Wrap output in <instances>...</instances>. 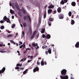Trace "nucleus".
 I'll use <instances>...</instances> for the list:
<instances>
[{"instance_id":"f257e3e1","label":"nucleus","mask_w":79,"mask_h":79,"mask_svg":"<svg viewBox=\"0 0 79 79\" xmlns=\"http://www.w3.org/2000/svg\"><path fill=\"white\" fill-rule=\"evenodd\" d=\"M3 20L7 22V23H8L10 24H11V21L10 20V19L7 18L6 16H5L3 18Z\"/></svg>"},{"instance_id":"f03ea898","label":"nucleus","mask_w":79,"mask_h":79,"mask_svg":"<svg viewBox=\"0 0 79 79\" xmlns=\"http://www.w3.org/2000/svg\"><path fill=\"white\" fill-rule=\"evenodd\" d=\"M67 72V70L65 69H63L61 71V74L62 76H65L66 74V73Z\"/></svg>"},{"instance_id":"7ed1b4c3","label":"nucleus","mask_w":79,"mask_h":79,"mask_svg":"<svg viewBox=\"0 0 79 79\" xmlns=\"http://www.w3.org/2000/svg\"><path fill=\"white\" fill-rule=\"evenodd\" d=\"M27 18H28L29 21L31 22V17L29 15H27V16H25L23 17V19L25 20H27Z\"/></svg>"},{"instance_id":"20e7f679","label":"nucleus","mask_w":79,"mask_h":79,"mask_svg":"<svg viewBox=\"0 0 79 79\" xmlns=\"http://www.w3.org/2000/svg\"><path fill=\"white\" fill-rule=\"evenodd\" d=\"M60 77L61 79H68L69 77L68 75H64L63 76L62 75H60Z\"/></svg>"},{"instance_id":"39448f33","label":"nucleus","mask_w":79,"mask_h":79,"mask_svg":"<svg viewBox=\"0 0 79 79\" xmlns=\"http://www.w3.org/2000/svg\"><path fill=\"white\" fill-rule=\"evenodd\" d=\"M32 45L33 47H35L36 46L37 47V48H36V49H37V48H39V46H37L38 45V44H37V43L35 44V43H33L32 44Z\"/></svg>"},{"instance_id":"423d86ee","label":"nucleus","mask_w":79,"mask_h":79,"mask_svg":"<svg viewBox=\"0 0 79 79\" xmlns=\"http://www.w3.org/2000/svg\"><path fill=\"white\" fill-rule=\"evenodd\" d=\"M39 67H36L35 68L33 69V72L34 73H35L36 72V71H39Z\"/></svg>"},{"instance_id":"0eeeda50","label":"nucleus","mask_w":79,"mask_h":79,"mask_svg":"<svg viewBox=\"0 0 79 79\" xmlns=\"http://www.w3.org/2000/svg\"><path fill=\"white\" fill-rule=\"evenodd\" d=\"M36 2L37 3L35 4V5L36 6H37L38 7H40V4H39V2L38 1H36Z\"/></svg>"},{"instance_id":"6e6552de","label":"nucleus","mask_w":79,"mask_h":79,"mask_svg":"<svg viewBox=\"0 0 79 79\" xmlns=\"http://www.w3.org/2000/svg\"><path fill=\"white\" fill-rule=\"evenodd\" d=\"M64 18V15L63 14H61L59 15V19H63Z\"/></svg>"},{"instance_id":"1a4fd4ad","label":"nucleus","mask_w":79,"mask_h":79,"mask_svg":"<svg viewBox=\"0 0 79 79\" xmlns=\"http://www.w3.org/2000/svg\"><path fill=\"white\" fill-rule=\"evenodd\" d=\"M53 10L52 9H49L48 11V15H50L52 13Z\"/></svg>"},{"instance_id":"9d476101","label":"nucleus","mask_w":79,"mask_h":79,"mask_svg":"<svg viewBox=\"0 0 79 79\" xmlns=\"http://www.w3.org/2000/svg\"><path fill=\"white\" fill-rule=\"evenodd\" d=\"M57 11L58 13H60L61 12V8L60 7H59L57 9Z\"/></svg>"},{"instance_id":"9b49d317","label":"nucleus","mask_w":79,"mask_h":79,"mask_svg":"<svg viewBox=\"0 0 79 79\" xmlns=\"http://www.w3.org/2000/svg\"><path fill=\"white\" fill-rule=\"evenodd\" d=\"M21 10L22 11L23 13L25 15L26 13V11L25 10V9L24 8H23L21 9Z\"/></svg>"},{"instance_id":"f8f14e48","label":"nucleus","mask_w":79,"mask_h":79,"mask_svg":"<svg viewBox=\"0 0 79 79\" xmlns=\"http://www.w3.org/2000/svg\"><path fill=\"white\" fill-rule=\"evenodd\" d=\"M75 47L76 48H79V42H77L76 43V44L75 45Z\"/></svg>"},{"instance_id":"ddd939ff","label":"nucleus","mask_w":79,"mask_h":79,"mask_svg":"<svg viewBox=\"0 0 79 79\" xmlns=\"http://www.w3.org/2000/svg\"><path fill=\"white\" fill-rule=\"evenodd\" d=\"M50 37H51V36L49 34H48L46 36V39H50Z\"/></svg>"},{"instance_id":"4468645a","label":"nucleus","mask_w":79,"mask_h":79,"mask_svg":"<svg viewBox=\"0 0 79 79\" xmlns=\"http://www.w3.org/2000/svg\"><path fill=\"white\" fill-rule=\"evenodd\" d=\"M5 69H6L5 67H4L1 70L2 73H3L5 72Z\"/></svg>"},{"instance_id":"2eb2a0df","label":"nucleus","mask_w":79,"mask_h":79,"mask_svg":"<svg viewBox=\"0 0 79 79\" xmlns=\"http://www.w3.org/2000/svg\"><path fill=\"white\" fill-rule=\"evenodd\" d=\"M48 52L49 54H51V53H52V50H51V48H50L48 49Z\"/></svg>"},{"instance_id":"dca6fc26","label":"nucleus","mask_w":79,"mask_h":79,"mask_svg":"<svg viewBox=\"0 0 79 79\" xmlns=\"http://www.w3.org/2000/svg\"><path fill=\"white\" fill-rule=\"evenodd\" d=\"M54 5H50L48 7V8H49V9H50L51 8H54Z\"/></svg>"},{"instance_id":"f3484780","label":"nucleus","mask_w":79,"mask_h":79,"mask_svg":"<svg viewBox=\"0 0 79 79\" xmlns=\"http://www.w3.org/2000/svg\"><path fill=\"white\" fill-rule=\"evenodd\" d=\"M71 5L73 6H76V2H73L71 3Z\"/></svg>"},{"instance_id":"a211bd4d","label":"nucleus","mask_w":79,"mask_h":79,"mask_svg":"<svg viewBox=\"0 0 79 79\" xmlns=\"http://www.w3.org/2000/svg\"><path fill=\"white\" fill-rule=\"evenodd\" d=\"M39 24H41V17H39Z\"/></svg>"},{"instance_id":"6ab92c4d","label":"nucleus","mask_w":79,"mask_h":79,"mask_svg":"<svg viewBox=\"0 0 79 79\" xmlns=\"http://www.w3.org/2000/svg\"><path fill=\"white\" fill-rule=\"evenodd\" d=\"M34 35H35V32L33 33L32 36L31 37V40H32L34 38Z\"/></svg>"},{"instance_id":"aec40b11","label":"nucleus","mask_w":79,"mask_h":79,"mask_svg":"<svg viewBox=\"0 0 79 79\" xmlns=\"http://www.w3.org/2000/svg\"><path fill=\"white\" fill-rule=\"evenodd\" d=\"M74 23H75L74 21L73 20H72L71 21V24H72V25H73Z\"/></svg>"},{"instance_id":"412c9836","label":"nucleus","mask_w":79,"mask_h":79,"mask_svg":"<svg viewBox=\"0 0 79 79\" xmlns=\"http://www.w3.org/2000/svg\"><path fill=\"white\" fill-rule=\"evenodd\" d=\"M15 6L16 7V8H17V9H19V6H18V3H15Z\"/></svg>"},{"instance_id":"4be33fe9","label":"nucleus","mask_w":79,"mask_h":79,"mask_svg":"<svg viewBox=\"0 0 79 79\" xmlns=\"http://www.w3.org/2000/svg\"><path fill=\"white\" fill-rule=\"evenodd\" d=\"M45 31V29L43 28L42 29V31H41V33L42 34H43V33H44Z\"/></svg>"},{"instance_id":"5701e85b","label":"nucleus","mask_w":79,"mask_h":79,"mask_svg":"<svg viewBox=\"0 0 79 79\" xmlns=\"http://www.w3.org/2000/svg\"><path fill=\"white\" fill-rule=\"evenodd\" d=\"M23 25L24 27H26L27 26V24H26V23L24 22L23 23Z\"/></svg>"},{"instance_id":"b1692460","label":"nucleus","mask_w":79,"mask_h":79,"mask_svg":"<svg viewBox=\"0 0 79 79\" xmlns=\"http://www.w3.org/2000/svg\"><path fill=\"white\" fill-rule=\"evenodd\" d=\"M49 21H53V18H50L49 19Z\"/></svg>"},{"instance_id":"393cba45","label":"nucleus","mask_w":79,"mask_h":79,"mask_svg":"<svg viewBox=\"0 0 79 79\" xmlns=\"http://www.w3.org/2000/svg\"><path fill=\"white\" fill-rule=\"evenodd\" d=\"M47 46L44 45V46H43L42 48L43 49H45V48H47Z\"/></svg>"},{"instance_id":"a878e982","label":"nucleus","mask_w":79,"mask_h":79,"mask_svg":"<svg viewBox=\"0 0 79 79\" xmlns=\"http://www.w3.org/2000/svg\"><path fill=\"white\" fill-rule=\"evenodd\" d=\"M48 24L49 26H51V25H52V22H51L50 21H48Z\"/></svg>"},{"instance_id":"bb28decb","label":"nucleus","mask_w":79,"mask_h":79,"mask_svg":"<svg viewBox=\"0 0 79 79\" xmlns=\"http://www.w3.org/2000/svg\"><path fill=\"white\" fill-rule=\"evenodd\" d=\"M27 71H28V69H26L24 71L23 73V74H26V73H27Z\"/></svg>"},{"instance_id":"cd10ccee","label":"nucleus","mask_w":79,"mask_h":79,"mask_svg":"<svg viewBox=\"0 0 79 79\" xmlns=\"http://www.w3.org/2000/svg\"><path fill=\"white\" fill-rule=\"evenodd\" d=\"M41 66H44V62H43V61H41Z\"/></svg>"},{"instance_id":"c85d7f7f","label":"nucleus","mask_w":79,"mask_h":79,"mask_svg":"<svg viewBox=\"0 0 79 79\" xmlns=\"http://www.w3.org/2000/svg\"><path fill=\"white\" fill-rule=\"evenodd\" d=\"M72 14V13H71V12L69 11L68 14L69 16H71Z\"/></svg>"},{"instance_id":"c756f323","label":"nucleus","mask_w":79,"mask_h":79,"mask_svg":"<svg viewBox=\"0 0 79 79\" xmlns=\"http://www.w3.org/2000/svg\"><path fill=\"white\" fill-rule=\"evenodd\" d=\"M64 2L63 1H62V0L60 2V3H61L62 5H64Z\"/></svg>"},{"instance_id":"7c9ffc66","label":"nucleus","mask_w":79,"mask_h":79,"mask_svg":"<svg viewBox=\"0 0 79 79\" xmlns=\"http://www.w3.org/2000/svg\"><path fill=\"white\" fill-rule=\"evenodd\" d=\"M4 28H5V27L3 26H2L0 27V29H4Z\"/></svg>"},{"instance_id":"2f4dec72","label":"nucleus","mask_w":79,"mask_h":79,"mask_svg":"<svg viewBox=\"0 0 79 79\" xmlns=\"http://www.w3.org/2000/svg\"><path fill=\"white\" fill-rule=\"evenodd\" d=\"M24 31H22V35H21L22 37H24Z\"/></svg>"},{"instance_id":"473e14b6","label":"nucleus","mask_w":79,"mask_h":79,"mask_svg":"<svg viewBox=\"0 0 79 79\" xmlns=\"http://www.w3.org/2000/svg\"><path fill=\"white\" fill-rule=\"evenodd\" d=\"M18 15H19V16H20L21 17L22 16V15H21V12H18Z\"/></svg>"},{"instance_id":"72a5a7b5","label":"nucleus","mask_w":79,"mask_h":79,"mask_svg":"<svg viewBox=\"0 0 79 79\" xmlns=\"http://www.w3.org/2000/svg\"><path fill=\"white\" fill-rule=\"evenodd\" d=\"M39 60H38L37 61V65H39V64H40V62H39Z\"/></svg>"},{"instance_id":"f704fd0d","label":"nucleus","mask_w":79,"mask_h":79,"mask_svg":"<svg viewBox=\"0 0 79 79\" xmlns=\"http://www.w3.org/2000/svg\"><path fill=\"white\" fill-rule=\"evenodd\" d=\"M12 36H13V35L10 34L9 35H7V37H12Z\"/></svg>"},{"instance_id":"c9c22d12","label":"nucleus","mask_w":79,"mask_h":79,"mask_svg":"<svg viewBox=\"0 0 79 79\" xmlns=\"http://www.w3.org/2000/svg\"><path fill=\"white\" fill-rule=\"evenodd\" d=\"M15 24H13L11 26V27L12 29H13L15 27Z\"/></svg>"},{"instance_id":"e433bc0d","label":"nucleus","mask_w":79,"mask_h":79,"mask_svg":"<svg viewBox=\"0 0 79 79\" xmlns=\"http://www.w3.org/2000/svg\"><path fill=\"white\" fill-rule=\"evenodd\" d=\"M10 13H11V14H13V10L10 9Z\"/></svg>"},{"instance_id":"4c0bfd02","label":"nucleus","mask_w":79,"mask_h":79,"mask_svg":"<svg viewBox=\"0 0 79 79\" xmlns=\"http://www.w3.org/2000/svg\"><path fill=\"white\" fill-rule=\"evenodd\" d=\"M4 22H5V21L4 20H1L0 21V23L1 24H2V23H4Z\"/></svg>"},{"instance_id":"58836bf2","label":"nucleus","mask_w":79,"mask_h":79,"mask_svg":"<svg viewBox=\"0 0 79 79\" xmlns=\"http://www.w3.org/2000/svg\"><path fill=\"white\" fill-rule=\"evenodd\" d=\"M42 37L43 38H46V36L45 35L43 34L42 35Z\"/></svg>"},{"instance_id":"ea45409f","label":"nucleus","mask_w":79,"mask_h":79,"mask_svg":"<svg viewBox=\"0 0 79 79\" xmlns=\"http://www.w3.org/2000/svg\"><path fill=\"white\" fill-rule=\"evenodd\" d=\"M15 69H20V68L18 67H15Z\"/></svg>"},{"instance_id":"a19ab883","label":"nucleus","mask_w":79,"mask_h":79,"mask_svg":"<svg viewBox=\"0 0 79 79\" xmlns=\"http://www.w3.org/2000/svg\"><path fill=\"white\" fill-rule=\"evenodd\" d=\"M44 18L45 19L46 18V17L47 16V14H44Z\"/></svg>"},{"instance_id":"79ce46f5","label":"nucleus","mask_w":79,"mask_h":79,"mask_svg":"<svg viewBox=\"0 0 79 79\" xmlns=\"http://www.w3.org/2000/svg\"><path fill=\"white\" fill-rule=\"evenodd\" d=\"M63 1H64L65 3H67L68 2V0H62Z\"/></svg>"},{"instance_id":"37998d69","label":"nucleus","mask_w":79,"mask_h":79,"mask_svg":"<svg viewBox=\"0 0 79 79\" xmlns=\"http://www.w3.org/2000/svg\"><path fill=\"white\" fill-rule=\"evenodd\" d=\"M20 66V64H17L16 65V66H18H18Z\"/></svg>"},{"instance_id":"c03bdc74","label":"nucleus","mask_w":79,"mask_h":79,"mask_svg":"<svg viewBox=\"0 0 79 79\" xmlns=\"http://www.w3.org/2000/svg\"><path fill=\"white\" fill-rule=\"evenodd\" d=\"M23 48H24L26 47V45H25V43H23Z\"/></svg>"},{"instance_id":"a18cd8bd","label":"nucleus","mask_w":79,"mask_h":79,"mask_svg":"<svg viewBox=\"0 0 79 79\" xmlns=\"http://www.w3.org/2000/svg\"><path fill=\"white\" fill-rule=\"evenodd\" d=\"M32 61V60H28L27 61V62L30 63V62H31V61Z\"/></svg>"},{"instance_id":"49530a36","label":"nucleus","mask_w":79,"mask_h":79,"mask_svg":"<svg viewBox=\"0 0 79 79\" xmlns=\"http://www.w3.org/2000/svg\"><path fill=\"white\" fill-rule=\"evenodd\" d=\"M47 5H46L44 6V9H46L47 8Z\"/></svg>"},{"instance_id":"de8ad7c7","label":"nucleus","mask_w":79,"mask_h":79,"mask_svg":"<svg viewBox=\"0 0 79 79\" xmlns=\"http://www.w3.org/2000/svg\"><path fill=\"white\" fill-rule=\"evenodd\" d=\"M10 42L12 43L13 44V43L14 41L13 40H10Z\"/></svg>"},{"instance_id":"09e8293b","label":"nucleus","mask_w":79,"mask_h":79,"mask_svg":"<svg viewBox=\"0 0 79 79\" xmlns=\"http://www.w3.org/2000/svg\"><path fill=\"white\" fill-rule=\"evenodd\" d=\"M39 34H38L36 36L37 39H38V37H39Z\"/></svg>"},{"instance_id":"8fccbe9b","label":"nucleus","mask_w":79,"mask_h":79,"mask_svg":"<svg viewBox=\"0 0 79 79\" xmlns=\"http://www.w3.org/2000/svg\"><path fill=\"white\" fill-rule=\"evenodd\" d=\"M54 14H55L56 13V10H55L54 11Z\"/></svg>"},{"instance_id":"3c124183","label":"nucleus","mask_w":79,"mask_h":79,"mask_svg":"<svg viewBox=\"0 0 79 79\" xmlns=\"http://www.w3.org/2000/svg\"><path fill=\"white\" fill-rule=\"evenodd\" d=\"M0 52H1V53H5V51H0Z\"/></svg>"},{"instance_id":"603ef678","label":"nucleus","mask_w":79,"mask_h":79,"mask_svg":"<svg viewBox=\"0 0 79 79\" xmlns=\"http://www.w3.org/2000/svg\"><path fill=\"white\" fill-rule=\"evenodd\" d=\"M23 47V45H21L19 47V48H22Z\"/></svg>"},{"instance_id":"864d4df0","label":"nucleus","mask_w":79,"mask_h":79,"mask_svg":"<svg viewBox=\"0 0 79 79\" xmlns=\"http://www.w3.org/2000/svg\"><path fill=\"white\" fill-rule=\"evenodd\" d=\"M17 52L19 54V55H20V54L19 53V51H17Z\"/></svg>"},{"instance_id":"5fc2aeb1","label":"nucleus","mask_w":79,"mask_h":79,"mask_svg":"<svg viewBox=\"0 0 79 79\" xmlns=\"http://www.w3.org/2000/svg\"><path fill=\"white\" fill-rule=\"evenodd\" d=\"M33 58V56H31L30 57V59L32 60V59Z\"/></svg>"},{"instance_id":"6e6d98bb","label":"nucleus","mask_w":79,"mask_h":79,"mask_svg":"<svg viewBox=\"0 0 79 79\" xmlns=\"http://www.w3.org/2000/svg\"><path fill=\"white\" fill-rule=\"evenodd\" d=\"M69 19L68 18H67L66 19V21H68V20H69Z\"/></svg>"},{"instance_id":"4d7b16f0","label":"nucleus","mask_w":79,"mask_h":79,"mask_svg":"<svg viewBox=\"0 0 79 79\" xmlns=\"http://www.w3.org/2000/svg\"><path fill=\"white\" fill-rule=\"evenodd\" d=\"M7 32H8V33H9V34H10V31H7Z\"/></svg>"},{"instance_id":"13d9d810","label":"nucleus","mask_w":79,"mask_h":79,"mask_svg":"<svg viewBox=\"0 0 79 79\" xmlns=\"http://www.w3.org/2000/svg\"><path fill=\"white\" fill-rule=\"evenodd\" d=\"M45 53L47 55H48V51H46L45 52Z\"/></svg>"},{"instance_id":"bf43d9fd","label":"nucleus","mask_w":79,"mask_h":79,"mask_svg":"<svg viewBox=\"0 0 79 79\" xmlns=\"http://www.w3.org/2000/svg\"><path fill=\"white\" fill-rule=\"evenodd\" d=\"M19 44H23V42H21V41L19 42Z\"/></svg>"},{"instance_id":"052dcab7","label":"nucleus","mask_w":79,"mask_h":79,"mask_svg":"<svg viewBox=\"0 0 79 79\" xmlns=\"http://www.w3.org/2000/svg\"><path fill=\"white\" fill-rule=\"evenodd\" d=\"M44 64H45V65H47V62L46 61H45L44 62Z\"/></svg>"},{"instance_id":"680f3d73","label":"nucleus","mask_w":79,"mask_h":79,"mask_svg":"<svg viewBox=\"0 0 79 79\" xmlns=\"http://www.w3.org/2000/svg\"><path fill=\"white\" fill-rule=\"evenodd\" d=\"M34 47V46H31V49H34V47Z\"/></svg>"},{"instance_id":"e2e57ef3","label":"nucleus","mask_w":79,"mask_h":79,"mask_svg":"<svg viewBox=\"0 0 79 79\" xmlns=\"http://www.w3.org/2000/svg\"><path fill=\"white\" fill-rule=\"evenodd\" d=\"M24 68H20V70H21V69H24Z\"/></svg>"},{"instance_id":"0e129e2a","label":"nucleus","mask_w":79,"mask_h":79,"mask_svg":"<svg viewBox=\"0 0 79 79\" xmlns=\"http://www.w3.org/2000/svg\"><path fill=\"white\" fill-rule=\"evenodd\" d=\"M14 16H12V19H14Z\"/></svg>"},{"instance_id":"69168bd1","label":"nucleus","mask_w":79,"mask_h":79,"mask_svg":"<svg viewBox=\"0 0 79 79\" xmlns=\"http://www.w3.org/2000/svg\"><path fill=\"white\" fill-rule=\"evenodd\" d=\"M10 6H12L11 3H10Z\"/></svg>"},{"instance_id":"338daca9","label":"nucleus","mask_w":79,"mask_h":79,"mask_svg":"<svg viewBox=\"0 0 79 79\" xmlns=\"http://www.w3.org/2000/svg\"><path fill=\"white\" fill-rule=\"evenodd\" d=\"M23 59H22V60H20V62H21V61H23Z\"/></svg>"},{"instance_id":"774afa93","label":"nucleus","mask_w":79,"mask_h":79,"mask_svg":"<svg viewBox=\"0 0 79 79\" xmlns=\"http://www.w3.org/2000/svg\"><path fill=\"white\" fill-rule=\"evenodd\" d=\"M71 79H74V78H73V77H71Z\"/></svg>"}]
</instances>
